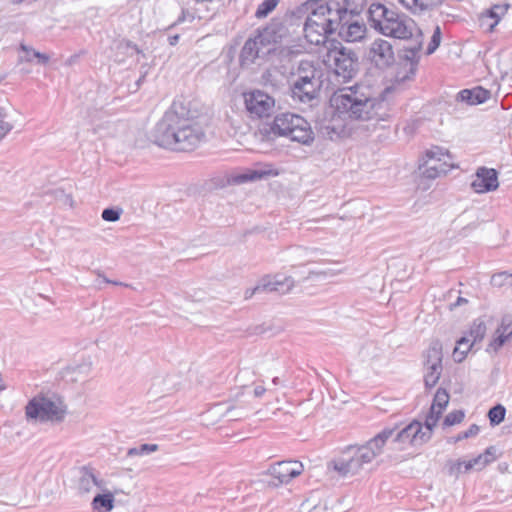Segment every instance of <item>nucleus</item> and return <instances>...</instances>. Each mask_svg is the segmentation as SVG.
Returning a JSON list of instances; mask_svg holds the SVG:
<instances>
[{"mask_svg": "<svg viewBox=\"0 0 512 512\" xmlns=\"http://www.w3.org/2000/svg\"><path fill=\"white\" fill-rule=\"evenodd\" d=\"M195 114L184 101H174L153 130L154 142L174 151H190L205 138Z\"/></svg>", "mask_w": 512, "mask_h": 512, "instance_id": "f257e3e1", "label": "nucleus"}, {"mask_svg": "<svg viewBox=\"0 0 512 512\" xmlns=\"http://www.w3.org/2000/svg\"><path fill=\"white\" fill-rule=\"evenodd\" d=\"M392 89L386 88L377 93L371 85L357 83L339 89L332 96L337 111L351 120H385L390 116L392 102L389 95Z\"/></svg>", "mask_w": 512, "mask_h": 512, "instance_id": "f03ea898", "label": "nucleus"}, {"mask_svg": "<svg viewBox=\"0 0 512 512\" xmlns=\"http://www.w3.org/2000/svg\"><path fill=\"white\" fill-rule=\"evenodd\" d=\"M395 429L386 428L362 445H350L336 459L327 464L328 470L335 471L339 476L347 477L358 474L366 464H370L381 455Z\"/></svg>", "mask_w": 512, "mask_h": 512, "instance_id": "7ed1b4c3", "label": "nucleus"}, {"mask_svg": "<svg viewBox=\"0 0 512 512\" xmlns=\"http://www.w3.org/2000/svg\"><path fill=\"white\" fill-rule=\"evenodd\" d=\"M368 22L379 34L400 40L412 38L417 30L412 18L382 3H372L369 6Z\"/></svg>", "mask_w": 512, "mask_h": 512, "instance_id": "20e7f679", "label": "nucleus"}, {"mask_svg": "<svg viewBox=\"0 0 512 512\" xmlns=\"http://www.w3.org/2000/svg\"><path fill=\"white\" fill-rule=\"evenodd\" d=\"M336 0H317L307 22L303 23V33L307 41L314 45L324 44L327 38L336 33L343 21Z\"/></svg>", "mask_w": 512, "mask_h": 512, "instance_id": "39448f33", "label": "nucleus"}, {"mask_svg": "<svg viewBox=\"0 0 512 512\" xmlns=\"http://www.w3.org/2000/svg\"><path fill=\"white\" fill-rule=\"evenodd\" d=\"M269 132L304 145H309L314 140V133L308 121L293 113L278 114L271 123Z\"/></svg>", "mask_w": 512, "mask_h": 512, "instance_id": "423d86ee", "label": "nucleus"}, {"mask_svg": "<svg viewBox=\"0 0 512 512\" xmlns=\"http://www.w3.org/2000/svg\"><path fill=\"white\" fill-rule=\"evenodd\" d=\"M67 414V407L58 397L37 395L25 407L28 421L39 423H61Z\"/></svg>", "mask_w": 512, "mask_h": 512, "instance_id": "0eeeda50", "label": "nucleus"}, {"mask_svg": "<svg viewBox=\"0 0 512 512\" xmlns=\"http://www.w3.org/2000/svg\"><path fill=\"white\" fill-rule=\"evenodd\" d=\"M339 45L327 51L323 62L338 79L348 82L358 73V56L352 49Z\"/></svg>", "mask_w": 512, "mask_h": 512, "instance_id": "6e6552de", "label": "nucleus"}, {"mask_svg": "<svg viewBox=\"0 0 512 512\" xmlns=\"http://www.w3.org/2000/svg\"><path fill=\"white\" fill-rule=\"evenodd\" d=\"M105 481L99 477V472L89 466H81L75 470L73 488L81 497H90L92 493L103 489Z\"/></svg>", "mask_w": 512, "mask_h": 512, "instance_id": "1a4fd4ad", "label": "nucleus"}, {"mask_svg": "<svg viewBox=\"0 0 512 512\" xmlns=\"http://www.w3.org/2000/svg\"><path fill=\"white\" fill-rule=\"evenodd\" d=\"M247 112L252 118L269 117L275 108L272 96L261 90H253L243 94Z\"/></svg>", "mask_w": 512, "mask_h": 512, "instance_id": "9d476101", "label": "nucleus"}, {"mask_svg": "<svg viewBox=\"0 0 512 512\" xmlns=\"http://www.w3.org/2000/svg\"><path fill=\"white\" fill-rule=\"evenodd\" d=\"M486 330V325L482 319L478 318L473 321L468 336H463L456 342L453 350L455 362L460 363L465 359L472 347L484 339Z\"/></svg>", "mask_w": 512, "mask_h": 512, "instance_id": "9b49d317", "label": "nucleus"}, {"mask_svg": "<svg viewBox=\"0 0 512 512\" xmlns=\"http://www.w3.org/2000/svg\"><path fill=\"white\" fill-rule=\"evenodd\" d=\"M271 52V48L257 34L252 38H248L244 43L240 53V64L242 67L250 66L255 63L258 58L264 57Z\"/></svg>", "mask_w": 512, "mask_h": 512, "instance_id": "f8f14e48", "label": "nucleus"}, {"mask_svg": "<svg viewBox=\"0 0 512 512\" xmlns=\"http://www.w3.org/2000/svg\"><path fill=\"white\" fill-rule=\"evenodd\" d=\"M239 394L236 398L227 402L214 404L205 414V418L210 417H226L230 421L240 420L248 413V409L237 402Z\"/></svg>", "mask_w": 512, "mask_h": 512, "instance_id": "ddd939ff", "label": "nucleus"}, {"mask_svg": "<svg viewBox=\"0 0 512 512\" xmlns=\"http://www.w3.org/2000/svg\"><path fill=\"white\" fill-rule=\"evenodd\" d=\"M369 57L379 68L391 66L395 61L392 44L382 38L375 39L370 45Z\"/></svg>", "mask_w": 512, "mask_h": 512, "instance_id": "4468645a", "label": "nucleus"}, {"mask_svg": "<svg viewBox=\"0 0 512 512\" xmlns=\"http://www.w3.org/2000/svg\"><path fill=\"white\" fill-rule=\"evenodd\" d=\"M430 439V432L425 433L423 426L418 421H413L402 430L397 432L394 441L401 444H410L419 446L426 443Z\"/></svg>", "mask_w": 512, "mask_h": 512, "instance_id": "2eb2a0df", "label": "nucleus"}, {"mask_svg": "<svg viewBox=\"0 0 512 512\" xmlns=\"http://www.w3.org/2000/svg\"><path fill=\"white\" fill-rule=\"evenodd\" d=\"M304 470L303 464L298 461H280L269 468V474L281 484H287L299 476Z\"/></svg>", "mask_w": 512, "mask_h": 512, "instance_id": "dca6fc26", "label": "nucleus"}, {"mask_svg": "<svg viewBox=\"0 0 512 512\" xmlns=\"http://www.w3.org/2000/svg\"><path fill=\"white\" fill-rule=\"evenodd\" d=\"M290 26L286 18L283 17H274L271 19L269 24L258 34L262 37V39L266 42V44L278 43L281 42L282 39L287 37L290 34Z\"/></svg>", "mask_w": 512, "mask_h": 512, "instance_id": "f3484780", "label": "nucleus"}, {"mask_svg": "<svg viewBox=\"0 0 512 512\" xmlns=\"http://www.w3.org/2000/svg\"><path fill=\"white\" fill-rule=\"evenodd\" d=\"M355 16L345 17L337 29L339 37L346 42H358L365 37L367 28L363 22L354 19Z\"/></svg>", "mask_w": 512, "mask_h": 512, "instance_id": "a211bd4d", "label": "nucleus"}, {"mask_svg": "<svg viewBox=\"0 0 512 512\" xmlns=\"http://www.w3.org/2000/svg\"><path fill=\"white\" fill-rule=\"evenodd\" d=\"M498 186L497 171L486 167H481L477 170L476 178L471 183V187L476 193L494 191Z\"/></svg>", "mask_w": 512, "mask_h": 512, "instance_id": "6ab92c4d", "label": "nucleus"}, {"mask_svg": "<svg viewBox=\"0 0 512 512\" xmlns=\"http://www.w3.org/2000/svg\"><path fill=\"white\" fill-rule=\"evenodd\" d=\"M294 287V280L292 277L274 275L264 276L257 284V289L261 292H278L285 294Z\"/></svg>", "mask_w": 512, "mask_h": 512, "instance_id": "aec40b11", "label": "nucleus"}, {"mask_svg": "<svg viewBox=\"0 0 512 512\" xmlns=\"http://www.w3.org/2000/svg\"><path fill=\"white\" fill-rule=\"evenodd\" d=\"M317 4V0H306L305 2L289 9L284 14L286 21H288L291 28L303 27V23L307 22V19L311 15L313 7ZM295 32V29H293Z\"/></svg>", "mask_w": 512, "mask_h": 512, "instance_id": "412c9836", "label": "nucleus"}, {"mask_svg": "<svg viewBox=\"0 0 512 512\" xmlns=\"http://www.w3.org/2000/svg\"><path fill=\"white\" fill-rule=\"evenodd\" d=\"M321 86L322 84L314 85L311 83H291V97L294 101L299 103L311 104L319 97Z\"/></svg>", "mask_w": 512, "mask_h": 512, "instance_id": "4be33fe9", "label": "nucleus"}, {"mask_svg": "<svg viewBox=\"0 0 512 512\" xmlns=\"http://www.w3.org/2000/svg\"><path fill=\"white\" fill-rule=\"evenodd\" d=\"M512 337V317L505 315L501 319L499 327L495 331L494 338L488 344L487 352H498L500 348Z\"/></svg>", "mask_w": 512, "mask_h": 512, "instance_id": "5701e85b", "label": "nucleus"}, {"mask_svg": "<svg viewBox=\"0 0 512 512\" xmlns=\"http://www.w3.org/2000/svg\"><path fill=\"white\" fill-rule=\"evenodd\" d=\"M508 4L494 5L479 16V25L487 32H492L501 18L507 13Z\"/></svg>", "mask_w": 512, "mask_h": 512, "instance_id": "b1692460", "label": "nucleus"}, {"mask_svg": "<svg viewBox=\"0 0 512 512\" xmlns=\"http://www.w3.org/2000/svg\"><path fill=\"white\" fill-rule=\"evenodd\" d=\"M114 493L103 485V489H99L92 499L91 507L94 512H110L114 508Z\"/></svg>", "mask_w": 512, "mask_h": 512, "instance_id": "393cba45", "label": "nucleus"}, {"mask_svg": "<svg viewBox=\"0 0 512 512\" xmlns=\"http://www.w3.org/2000/svg\"><path fill=\"white\" fill-rule=\"evenodd\" d=\"M490 91L477 86L473 89H464L457 94V100L469 105H478L490 98Z\"/></svg>", "mask_w": 512, "mask_h": 512, "instance_id": "a878e982", "label": "nucleus"}, {"mask_svg": "<svg viewBox=\"0 0 512 512\" xmlns=\"http://www.w3.org/2000/svg\"><path fill=\"white\" fill-rule=\"evenodd\" d=\"M407 10L413 14H421L432 10L440 5L444 0H398Z\"/></svg>", "mask_w": 512, "mask_h": 512, "instance_id": "bb28decb", "label": "nucleus"}, {"mask_svg": "<svg viewBox=\"0 0 512 512\" xmlns=\"http://www.w3.org/2000/svg\"><path fill=\"white\" fill-rule=\"evenodd\" d=\"M368 0H343L338 2L339 13L342 20L349 15L358 16L366 7Z\"/></svg>", "mask_w": 512, "mask_h": 512, "instance_id": "cd10ccee", "label": "nucleus"}, {"mask_svg": "<svg viewBox=\"0 0 512 512\" xmlns=\"http://www.w3.org/2000/svg\"><path fill=\"white\" fill-rule=\"evenodd\" d=\"M424 365H442V344L439 340H433L423 354Z\"/></svg>", "mask_w": 512, "mask_h": 512, "instance_id": "c85d7f7f", "label": "nucleus"}, {"mask_svg": "<svg viewBox=\"0 0 512 512\" xmlns=\"http://www.w3.org/2000/svg\"><path fill=\"white\" fill-rule=\"evenodd\" d=\"M267 174L268 173L263 170L247 169L243 172L232 175L231 182L233 184H243L262 179Z\"/></svg>", "mask_w": 512, "mask_h": 512, "instance_id": "c756f323", "label": "nucleus"}, {"mask_svg": "<svg viewBox=\"0 0 512 512\" xmlns=\"http://www.w3.org/2000/svg\"><path fill=\"white\" fill-rule=\"evenodd\" d=\"M424 383L426 388L431 389L438 383L443 371L442 365H424Z\"/></svg>", "mask_w": 512, "mask_h": 512, "instance_id": "7c9ffc66", "label": "nucleus"}, {"mask_svg": "<svg viewBox=\"0 0 512 512\" xmlns=\"http://www.w3.org/2000/svg\"><path fill=\"white\" fill-rule=\"evenodd\" d=\"M449 169V166H425L419 164L420 174L427 179H435L441 175H445Z\"/></svg>", "mask_w": 512, "mask_h": 512, "instance_id": "2f4dec72", "label": "nucleus"}, {"mask_svg": "<svg viewBox=\"0 0 512 512\" xmlns=\"http://www.w3.org/2000/svg\"><path fill=\"white\" fill-rule=\"evenodd\" d=\"M279 3L280 0H264L258 5L254 14L255 18L265 19L276 9Z\"/></svg>", "mask_w": 512, "mask_h": 512, "instance_id": "473e14b6", "label": "nucleus"}, {"mask_svg": "<svg viewBox=\"0 0 512 512\" xmlns=\"http://www.w3.org/2000/svg\"><path fill=\"white\" fill-rule=\"evenodd\" d=\"M442 415V411L437 410L435 407L431 406L429 413L425 418L423 431L425 433L430 432V437L432 436L433 428L436 426L439 418Z\"/></svg>", "mask_w": 512, "mask_h": 512, "instance_id": "72a5a7b5", "label": "nucleus"}, {"mask_svg": "<svg viewBox=\"0 0 512 512\" xmlns=\"http://www.w3.org/2000/svg\"><path fill=\"white\" fill-rule=\"evenodd\" d=\"M506 409L503 405L497 404L488 411V418L492 426L499 425L504 421Z\"/></svg>", "mask_w": 512, "mask_h": 512, "instance_id": "f704fd0d", "label": "nucleus"}, {"mask_svg": "<svg viewBox=\"0 0 512 512\" xmlns=\"http://www.w3.org/2000/svg\"><path fill=\"white\" fill-rule=\"evenodd\" d=\"M442 155L440 148L429 150L426 152V159L421 163L425 166H448L447 163L442 162L440 156Z\"/></svg>", "mask_w": 512, "mask_h": 512, "instance_id": "c9c22d12", "label": "nucleus"}, {"mask_svg": "<svg viewBox=\"0 0 512 512\" xmlns=\"http://www.w3.org/2000/svg\"><path fill=\"white\" fill-rule=\"evenodd\" d=\"M311 74H314L315 76L319 75V71L314 66L313 62L308 60H302L300 61L296 72L293 74V77L297 76H311Z\"/></svg>", "mask_w": 512, "mask_h": 512, "instance_id": "e433bc0d", "label": "nucleus"}, {"mask_svg": "<svg viewBox=\"0 0 512 512\" xmlns=\"http://www.w3.org/2000/svg\"><path fill=\"white\" fill-rule=\"evenodd\" d=\"M159 449L157 444H141L138 447L128 449L127 456H143L156 452Z\"/></svg>", "mask_w": 512, "mask_h": 512, "instance_id": "4c0bfd02", "label": "nucleus"}, {"mask_svg": "<svg viewBox=\"0 0 512 512\" xmlns=\"http://www.w3.org/2000/svg\"><path fill=\"white\" fill-rule=\"evenodd\" d=\"M449 402V395L446 390L439 388L434 396V400L431 406L435 407L437 410L443 412Z\"/></svg>", "mask_w": 512, "mask_h": 512, "instance_id": "58836bf2", "label": "nucleus"}, {"mask_svg": "<svg viewBox=\"0 0 512 512\" xmlns=\"http://www.w3.org/2000/svg\"><path fill=\"white\" fill-rule=\"evenodd\" d=\"M68 371L80 378L86 377L91 371V362L83 361L77 365L68 367Z\"/></svg>", "mask_w": 512, "mask_h": 512, "instance_id": "ea45409f", "label": "nucleus"}, {"mask_svg": "<svg viewBox=\"0 0 512 512\" xmlns=\"http://www.w3.org/2000/svg\"><path fill=\"white\" fill-rule=\"evenodd\" d=\"M464 417L465 414L462 410H454L445 416L443 425L453 426L455 424H459L463 421Z\"/></svg>", "mask_w": 512, "mask_h": 512, "instance_id": "a19ab883", "label": "nucleus"}, {"mask_svg": "<svg viewBox=\"0 0 512 512\" xmlns=\"http://www.w3.org/2000/svg\"><path fill=\"white\" fill-rule=\"evenodd\" d=\"M122 214L121 208H106L102 211L101 217L107 222H116Z\"/></svg>", "mask_w": 512, "mask_h": 512, "instance_id": "79ce46f5", "label": "nucleus"}, {"mask_svg": "<svg viewBox=\"0 0 512 512\" xmlns=\"http://www.w3.org/2000/svg\"><path fill=\"white\" fill-rule=\"evenodd\" d=\"M13 129V125L6 121V113L0 108V141Z\"/></svg>", "mask_w": 512, "mask_h": 512, "instance_id": "37998d69", "label": "nucleus"}, {"mask_svg": "<svg viewBox=\"0 0 512 512\" xmlns=\"http://www.w3.org/2000/svg\"><path fill=\"white\" fill-rule=\"evenodd\" d=\"M291 83H301V84H307L311 83L314 85L322 84V81L320 80V75L315 76L314 74H311V76H297L293 77V80Z\"/></svg>", "mask_w": 512, "mask_h": 512, "instance_id": "c03bdc74", "label": "nucleus"}, {"mask_svg": "<svg viewBox=\"0 0 512 512\" xmlns=\"http://www.w3.org/2000/svg\"><path fill=\"white\" fill-rule=\"evenodd\" d=\"M483 459L484 458L480 454L477 457L473 458L472 460L467 461V463H465V472H468L474 468L477 470L483 469L486 466V464H484Z\"/></svg>", "mask_w": 512, "mask_h": 512, "instance_id": "a18cd8bd", "label": "nucleus"}, {"mask_svg": "<svg viewBox=\"0 0 512 512\" xmlns=\"http://www.w3.org/2000/svg\"><path fill=\"white\" fill-rule=\"evenodd\" d=\"M440 40H441L440 28L436 27V29L432 35L431 41L427 47L428 54H432L437 49V47L440 45Z\"/></svg>", "mask_w": 512, "mask_h": 512, "instance_id": "49530a36", "label": "nucleus"}, {"mask_svg": "<svg viewBox=\"0 0 512 512\" xmlns=\"http://www.w3.org/2000/svg\"><path fill=\"white\" fill-rule=\"evenodd\" d=\"M479 426L472 424L466 431L461 432L455 438V442L476 436L479 433Z\"/></svg>", "mask_w": 512, "mask_h": 512, "instance_id": "de8ad7c7", "label": "nucleus"}, {"mask_svg": "<svg viewBox=\"0 0 512 512\" xmlns=\"http://www.w3.org/2000/svg\"><path fill=\"white\" fill-rule=\"evenodd\" d=\"M465 463H467V462L460 461V460L451 463V465L449 467V474L452 476L458 477V475L460 473H463V472L466 473L465 472Z\"/></svg>", "mask_w": 512, "mask_h": 512, "instance_id": "09e8293b", "label": "nucleus"}, {"mask_svg": "<svg viewBox=\"0 0 512 512\" xmlns=\"http://www.w3.org/2000/svg\"><path fill=\"white\" fill-rule=\"evenodd\" d=\"M250 375H253V372L249 371L248 369H244L241 370L236 376V381L240 384L243 390L248 388L246 381Z\"/></svg>", "mask_w": 512, "mask_h": 512, "instance_id": "8fccbe9b", "label": "nucleus"}, {"mask_svg": "<svg viewBox=\"0 0 512 512\" xmlns=\"http://www.w3.org/2000/svg\"><path fill=\"white\" fill-rule=\"evenodd\" d=\"M496 452H497V449L494 447V446H490L488 447L484 453H482V457L484 458V464L488 465L489 463L493 462L496 460L497 458V455H496Z\"/></svg>", "mask_w": 512, "mask_h": 512, "instance_id": "3c124183", "label": "nucleus"}, {"mask_svg": "<svg viewBox=\"0 0 512 512\" xmlns=\"http://www.w3.org/2000/svg\"><path fill=\"white\" fill-rule=\"evenodd\" d=\"M33 52V57L37 58L39 63L41 64H47L50 60L49 55L45 53L38 52L36 50H31Z\"/></svg>", "mask_w": 512, "mask_h": 512, "instance_id": "603ef678", "label": "nucleus"}, {"mask_svg": "<svg viewBox=\"0 0 512 512\" xmlns=\"http://www.w3.org/2000/svg\"><path fill=\"white\" fill-rule=\"evenodd\" d=\"M420 49H421V42H419L415 47L407 49V51H406L407 54L405 55V58L412 59L413 57L416 56V54L420 51Z\"/></svg>", "mask_w": 512, "mask_h": 512, "instance_id": "864d4df0", "label": "nucleus"}, {"mask_svg": "<svg viewBox=\"0 0 512 512\" xmlns=\"http://www.w3.org/2000/svg\"><path fill=\"white\" fill-rule=\"evenodd\" d=\"M266 391H270V389H267L263 385H256L253 389V395L256 398H260L264 395Z\"/></svg>", "mask_w": 512, "mask_h": 512, "instance_id": "5fc2aeb1", "label": "nucleus"}, {"mask_svg": "<svg viewBox=\"0 0 512 512\" xmlns=\"http://www.w3.org/2000/svg\"><path fill=\"white\" fill-rule=\"evenodd\" d=\"M503 277H505V279L510 278V279H511V281H510V285H512V273H511V274H508L507 272H503V273H499V274H497V275H494V276L492 277V282H493L494 284L501 285V283H499V282H498V279H501V278H503Z\"/></svg>", "mask_w": 512, "mask_h": 512, "instance_id": "6e6d98bb", "label": "nucleus"}, {"mask_svg": "<svg viewBox=\"0 0 512 512\" xmlns=\"http://www.w3.org/2000/svg\"><path fill=\"white\" fill-rule=\"evenodd\" d=\"M20 49L22 51L26 52V56H25L24 60L27 61V62H31L32 61V57H33V52L31 50H33V49L28 47L25 44H21L20 45Z\"/></svg>", "mask_w": 512, "mask_h": 512, "instance_id": "4d7b16f0", "label": "nucleus"}, {"mask_svg": "<svg viewBox=\"0 0 512 512\" xmlns=\"http://www.w3.org/2000/svg\"><path fill=\"white\" fill-rule=\"evenodd\" d=\"M261 293L260 289H257V285L254 288L247 289L244 294V298L250 299L253 295Z\"/></svg>", "mask_w": 512, "mask_h": 512, "instance_id": "13d9d810", "label": "nucleus"}, {"mask_svg": "<svg viewBox=\"0 0 512 512\" xmlns=\"http://www.w3.org/2000/svg\"><path fill=\"white\" fill-rule=\"evenodd\" d=\"M291 252L295 258H301L303 254H307V249L302 247H296Z\"/></svg>", "mask_w": 512, "mask_h": 512, "instance_id": "bf43d9fd", "label": "nucleus"}, {"mask_svg": "<svg viewBox=\"0 0 512 512\" xmlns=\"http://www.w3.org/2000/svg\"><path fill=\"white\" fill-rule=\"evenodd\" d=\"M467 303H468V300L466 298L459 296L457 298L456 302L450 305V308L454 309L455 307H459V306L465 305Z\"/></svg>", "mask_w": 512, "mask_h": 512, "instance_id": "052dcab7", "label": "nucleus"}, {"mask_svg": "<svg viewBox=\"0 0 512 512\" xmlns=\"http://www.w3.org/2000/svg\"><path fill=\"white\" fill-rule=\"evenodd\" d=\"M127 49L130 50V53L133 54H139L140 53V50L138 49V47L136 45H132V44H127Z\"/></svg>", "mask_w": 512, "mask_h": 512, "instance_id": "680f3d73", "label": "nucleus"}, {"mask_svg": "<svg viewBox=\"0 0 512 512\" xmlns=\"http://www.w3.org/2000/svg\"><path fill=\"white\" fill-rule=\"evenodd\" d=\"M98 276H99V277H102V275H101V274H98ZM103 280H104L106 283H112V284H114V285H123V283H121V282L111 281V280H109V279L105 278L104 276H103ZM124 286H128V285H127V284H124Z\"/></svg>", "mask_w": 512, "mask_h": 512, "instance_id": "e2e57ef3", "label": "nucleus"}, {"mask_svg": "<svg viewBox=\"0 0 512 512\" xmlns=\"http://www.w3.org/2000/svg\"><path fill=\"white\" fill-rule=\"evenodd\" d=\"M178 39H179L178 35H175L173 37H169L170 44L171 45H175L177 43Z\"/></svg>", "mask_w": 512, "mask_h": 512, "instance_id": "0e129e2a", "label": "nucleus"}, {"mask_svg": "<svg viewBox=\"0 0 512 512\" xmlns=\"http://www.w3.org/2000/svg\"><path fill=\"white\" fill-rule=\"evenodd\" d=\"M280 383H281V380H280V378H279V377H274V378L272 379V384H273V385H279Z\"/></svg>", "mask_w": 512, "mask_h": 512, "instance_id": "69168bd1", "label": "nucleus"}, {"mask_svg": "<svg viewBox=\"0 0 512 512\" xmlns=\"http://www.w3.org/2000/svg\"><path fill=\"white\" fill-rule=\"evenodd\" d=\"M23 1H24V0H13V3H15V4H19V3L23 2Z\"/></svg>", "mask_w": 512, "mask_h": 512, "instance_id": "338daca9", "label": "nucleus"}, {"mask_svg": "<svg viewBox=\"0 0 512 512\" xmlns=\"http://www.w3.org/2000/svg\"><path fill=\"white\" fill-rule=\"evenodd\" d=\"M466 347H467V345H463V346H462V348H461V350H465V349H466Z\"/></svg>", "mask_w": 512, "mask_h": 512, "instance_id": "774afa93", "label": "nucleus"}]
</instances>
